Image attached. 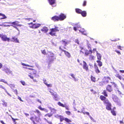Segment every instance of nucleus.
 <instances>
[{"label":"nucleus","mask_w":124,"mask_h":124,"mask_svg":"<svg viewBox=\"0 0 124 124\" xmlns=\"http://www.w3.org/2000/svg\"><path fill=\"white\" fill-rule=\"evenodd\" d=\"M28 76L31 78L32 79H33V76H31V75L30 74H29Z\"/></svg>","instance_id":"62"},{"label":"nucleus","mask_w":124,"mask_h":124,"mask_svg":"<svg viewBox=\"0 0 124 124\" xmlns=\"http://www.w3.org/2000/svg\"><path fill=\"white\" fill-rule=\"evenodd\" d=\"M3 71L8 75H9L12 73V71L9 69L7 67L5 68L3 70Z\"/></svg>","instance_id":"4"},{"label":"nucleus","mask_w":124,"mask_h":124,"mask_svg":"<svg viewBox=\"0 0 124 124\" xmlns=\"http://www.w3.org/2000/svg\"><path fill=\"white\" fill-rule=\"evenodd\" d=\"M41 52L42 53L44 54H46V53L45 50H42Z\"/></svg>","instance_id":"57"},{"label":"nucleus","mask_w":124,"mask_h":124,"mask_svg":"<svg viewBox=\"0 0 124 124\" xmlns=\"http://www.w3.org/2000/svg\"><path fill=\"white\" fill-rule=\"evenodd\" d=\"M116 92L117 93H118L119 94H121V92L118 90H117V91H116Z\"/></svg>","instance_id":"59"},{"label":"nucleus","mask_w":124,"mask_h":124,"mask_svg":"<svg viewBox=\"0 0 124 124\" xmlns=\"http://www.w3.org/2000/svg\"><path fill=\"white\" fill-rule=\"evenodd\" d=\"M79 31L81 32L83 34H84L85 35H87L88 34V33H85V30L84 29L82 28L80 30H79Z\"/></svg>","instance_id":"19"},{"label":"nucleus","mask_w":124,"mask_h":124,"mask_svg":"<svg viewBox=\"0 0 124 124\" xmlns=\"http://www.w3.org/2000/svg\"><path fill=\"white\" fill-rule=\"evenodd\" d=\"M0 88L3 89L4 90L5 92L7 93V94L9 96H11V95L8 92L5 88L3 85H0Z\"/></svg>","instance_id":"14"},{"label":"nucleus","mask_w":124,"mask_h":124,"mask_svg":"<svg viewBox=\"0 0 124 124\" xmlns=\"http://www.w3.org/2000/svg\"><path fill=\"white\" fill-rule=\"evenodd\" d=\"M54 96V99L56 101H58V100L57 99V97L58 96V95L56 93L54 94L53 95Z\"/></svg>","instance_id":"33"},{"label":"nucleus","mask_w":124,"mask_h":124,"mask_svg":"<svg viewBox=\"0 0 124 124\" xmlns=\"http://www.w3.org/2000/svg\"><path fill=\"white\" fill-rule=\"evenodd\" d=\"M81 112H82L84 115H85V114H86L87 115H88L89 116H90V114L89 113L87 112H83V111H81Z\"/></svg>","instance_id":"35"},{"label":"nucleus","mask_w":124,"mask_h":124,"mask_svg":"<svg viewBox=\"0 0 124 124\" xmlns=\"http://www.w3.org/2000/svg\"><path fill=\"white\" fill-rule=\"evenodd\" d=\"M112 98L114 101L115 102H117L118 101V99L116 96L113 95Z\"/></svg>","instance_id":"15"},{"label":"nucleus","mask_w":124,"mask_h":124,"mask_svg":"<svg viewBox=\"0 0 124 124\" xmlns=\"http://www.w3.org/2000/svg\"><path fill=\"white\" fill-rule=\"evenodd\" d=\"M84 51H85V55L87 56L89 54H91L92 53V51L91 49H89V50L86 49H84Z\"/></svg>","instance_id":"8"},{"label":"nucleus","mask_w":124,"mask_h":124,"mask_svg":"<svg viewBox=\"0 0 124 124\" xmlns=\"http://www.w3.org/2000/svg\"><path fill=\"white\" fill-rule=\"evenodd\" d=\"M63 51L64 52L65 55L68 58H70L71 57V55L69 52L65 50H63Z\"/></svg>","instance_id":"17"},{"label":"nucleus","mask_w":124,"mask_h":124,"mask_svg":"<svg viewBox=\"0 0 124 124\" xmlns=\"http://www.w3.org/2000/svg\"><path fill=\"white\" fill-rule=\"evenodd\" d=\"M80 27V24H76L75 26L74 27V30L76 31L77 30H78V29Z\"/></svg>","instance_id":"11"},{"label":"nucleus","mask_w":124,"mask_h":124,"mask_svg":"<svg viewBox=\"0 0 124 124\" xmlns=\"http://www.w3.org/2000/svg\"><path fill=\"white\" fill-rule=\"evenodd\" d=\"M0 16L2 17L0 18V19H6L7 18V17L5 15L1 13H0Z\"/></svg>","instance_id":"25"},{"label":"nucleus","mask_w":124,"mask_h":124,"mask_svg":"<svg viewBox=\"0 0 124 124\" xmlns=\"http://www.w3.org/2000/svg\"><path fill=\"white\" fill-rule=\"evenodd\" d=\"M11 26H13V27H14V28H15L18 31H19V32L18 33V35H19L20 34V31L18 29L16 26H14L13 25H11Z\"/></svg>","instance_id":"41"},{"label":"nucleus","mask_w":124,"mask_h":124,"mask_svg":"<svg viewBox=\"0 0 124 124\" xmlns=\"http://www.w3.org/2000/svg\"><path fill=\"white\" fill-rule=\"evenodd\" d=\"M46 85L48 87H51L52 86V85L51 84H48L47 83V84H46Z\"/></svg>","instance_id":"49"},{"label":"nucleus","mask_w":124,"mask_h":124,"mask_svg":"<svg viewBox=\"0 0 124 124\" xmlns=\"http://www.w3.org/2000/svg\"><path fill=\"white\" fill-rule=\"evenodd\" d=\"M65 112L68 115H70V112L69 111H66Z\"/></svg>","instance_id":"61"},{"label":"nucleus","mask_w":124,"mask_h":124,"mask_svg":"<svg viewBox=\"0 0 124 124\" xmlns=\"http://www.w3.org/2000/svg\"><path fill=\"white\" fill-rule=\"evenodd\" d=\"M61 116V115H59L56 114L54 116L55 117H56L57 118H60V117Z\"/></svg>","instance_id":"55"},{"label":"nucleus","mask_w":124,"mask_h":124,"mask_svg":"<svg viewBox=\"0 0 124 124\" xmlns=\"http://www.w3.org/2000/svg\"><path fill=\"white\" fill-rule=\"evenodd\" d=\"M83 68L85 69L86 71H89V69L88 68V66L87 65V64L84 61H83Z\"/></svg>","instance_id":"5"},{"label":"nucleus","mask_w":124,"mask_h":124,"mask_svg":"<svg viewBox=\"0 0 124 124\" xmlns=\"http://www.w3.org/2000/svg\"><path fill=\"white\" fill-rule=\"evenodd\" d=\"M36 71L35 70H34L32 71V73L33 74H36Z\"/></svg>","instance_id":"64"},{"label":"nucleus","mask_w":124,"mask_h":124,"mask_svg":"<svg viewBox=\"0 0 124 124\" xmlns=\"http://www.w3.org/2000/svg\"><path fill=\"white\" fill-rule=\"evenodd\" d=\"M110 78L109 77H105L103 78V80L105 82L108 83L109 81V80H110Z\"/></svg>","instance_id":"13"},{"label":"nucleus","mask_w":124,"mask_h":124,"mask_svg":"<svg viewBox=\"0 0 124 124\" xmlns=\"http://www.w3.org/2000/svg\"><path fill=\"white\" fill-rule=\"evenodd\" d=\"M48 1L50 4L53 6L55 7L56 6V0H48Z\"/></svg>","instance_id":"6"},{"label":"nucleus","mask_w":124,"mask_h":124,"mask_svg":"<svg viewBox=\"0 0 124 124\" xmlns=\"http://www.w3.org/2000/svg\"><path fill=\"white\" fill-rule=\"evenodd\" d=\"M96 62L98 63V65L100 67L102 65V63L100 61V60H97Z\"/></svg>","instance_id":"30"},{"label":"nucleus","mask_w":124,"mask_h":124,"mask_svg":"<svg viewBox=\"0 0 124 124\" xmlns=\"http://www.w3.org/2000/svg\"><path fill=\"white\" fill-rule=\"evenodd\" d=\"M94 68L95 69V70L96 72L98 73L100 72V71L99 70L98 68L96 65V63H94Z\"/></svg>","instance_id":"9"},{"label":"nucleus","mask_w":124,"mask_h":124,"mask_svg":"<svg viewBox=\"0 0 124 124\" xmlns=\"http://www.w3.org/2000/svg\"><path fill=\"white\" fill-rule=\"evenodd\" d=\"M96 55L98 60H101L102 55L101 54L98 53V51H96Z\"/></svg>","instance_id":"12"},{"label":"nucleus","mask_w":124,"mask_h":124,"mask_svg":"<svg viewBox=\"0 0 124 124\" xmlns=\"http://www.w3.org/2000/svg\"><path fill=\"white\" fill-rule=\"evenodd\" d=\"M38 108L40 110H41L44 111L45 108H42L41 106H39L38 107Z\"/></svg>","instance_id":"53"},{"label":"nucleus","mask_w":124,"mask_h":124,"mask_svg":"<svg viewBox=\"0 0 124 124\" xmlns=\"http://www.w3.org/2000/svg\"><path fill=\"white\" fill-rule=\"evenodd\" d=\"M107 90L109 92H111L113 90L112 89L110 85H108L107 87Z\"/></svg>","instance_id":"21"},{"label":"nucleus","mask_w":124,"mask_h":124,"mask_svg":"<svg viewBox=\"0 0 124 124\" xmlns=\"http://www.w3.org/2000/svg\"><path fill=\"white\" fill-rule=\"evenodd\" d=\"M112 84L114 85V87H115L116 88H118L117 87L118 86H117V85L114 83V82H112Z\"/></svg>","instance_id":"54"},{"label":"nucleus","mask_w":124,"mask_h":124,"mask_svg":"<svg viewBox=\"0 0 124 124\" xmlns=\"http://www.w3.org/2000/svg\"><path fill=\"white\" fill-rule=\"evenodd\" d=\"M91 120H92L93 122H96V121L91 116H89V117Z\"/></svg>","instance_id":"51"},{"label":"nucleus","mask_w":124,"mask_h":124,"mask_svg":"<svg viewBox=\"0 0 124 124\" xmlns=\"http://www.w3.org/2000/svg\"><path fill=\"white\" fill-rule=\"evenodd\" d=\"M62 43L65 46H66L67 44L69 43V42L68 41L66 40H64L62 41Z\"/></svg>","instance_id":"23"},{"label":"nucleus","mask_w":124,"mask_h":124,"mask_svg":"<svg viewBox=\"0 0 124 124\" xmlns=\"http://www.w3.org/2000/svg\"><path fill=\"white\" fill-rule=\"evenodd\" d=\"M28 24L29 25H30L31 24H32L31 26L30 25V28H32L33 29L37 28L39 27L40 25L39 24H33V23L32 22L30 23H29Z\"/></svg>","instance_id":"2"},{"label":"nucleus","mask_w":124,"mask_h":124,"mask_svg":"<svg viewBox=\"0 0 124 124\" xmlns=\"http://www.w3.org/2000/svg\"><path fill=\"white\" fill-rule=\"evenodd\" d=\"M59 31L58 28L57 27H55L54 28L52 29H51L49 34L52 36H55L56 32H58Z\"/></svg>","instance_id":"1"},{"label":"nucleus","mask_w":124,"mask_h":124,"mask_svg":"<svg viewBox=\"0 0 124 124\" xmlns=\"http://www.w3.org/2000/svg\"><path fill=\"white\" fill-rule=\"evenodd\" d=\"M87 45L88 48L89 49H91V45L89 44L88 42H87Z\"/></svg>","instance_id":"44"},{"label":"nucleus","mask_w":124,"mask_h":124,"mask_svg":"<svg viewBox=\"0 0 124 124\" xmlns=\"http://www.w3.org/2000/svg\"><path fill=\"white\" fill-rule=\"evenodd\" d=\"M7 84V85H8L10 87L12 88L13 89L14 88L15 86V85H14V84H8V82H7V83H6Z\"/></svg>","instance_id":"26"},{"label":"nucleus","mask_w":124,"mask_h":124,"mask_svg":"<svg viewBox=\"0 0 124 124\" xmlns=\"http://www.w3.org/2000/svg\"><path fill=\"white\" fill-rule=\"evenodd\" d=\"M82 16L84 17H85L86 16L87 13L86 11H82L81 14Z\"/></svg>","instance_id":"24"},{"label":"nucleus","mask_w":124,"mask_h":124,"mask_svg":"<svg viewBox=\"0 0 124 124\" xmlns=\"http://www.w3.org/2000/svg\"><path fill=\"white\" fill-rule=\"evenodd\" d=\"M111 103L108 104L106 105V108L108 110H111Z\"/></svg>","instance_id":"22"},{"label":"nucleus","mask_w":124,"mask_h":124,"mask_svg":"<svg viewBox=\"0 0 124 124\" xmlns=\"http://www.w3.org/2000/svg\"><path fill=\"white\" fill-rule=\"evenodd\" d=\"M49 108L51 110V112L55 113L56 112V110L54 108H52L50 107H49Z\"/></svg>","instance_id":"31"},{"label":"nucleus","mask_w":124,"mask_h":124,"mask_svg":"<svg viewBox=\"0 0 124 124\" xmlns=\"http://www.w3.org/2000/svg\"><path fill=\"white\" fill-rule=\"evenodd\" d=\"M58 104L60 106L63 107H65V105L63 104L62 103L60 102H59L58 103Z\"/></svg>","instance_id":"42"},{"label":"nucleus","mask_w":124,"mask_h":124,"mask_svg":"<svg viewBox=\"0 0 124 124\" xmlns=\"http://www.w3.org/2000/svg\"><path fill=\"white\" fill-rule=\"evenodd\" d=\"M63 116H61L60 118V121L62 122V121L64 120H65V118Z\"/></svg>","instance_id":"38"},{"label":"nucleus","mask_w":124,"mask_h":124,"mask_svg":"<svg viewBox=\"0 0 124 124\" xmlns=\"http://www.w3.org/2000/svg\"><path fill=\"white\" fill-rule=\"evenodd\" d=\"M91 80L92 81L95 82V78L94 77L92 76L91 77Z\"/></svg>","instance_id":"47"},{"label":"nucleus","mask_w":124,"mask_h":124,"mask_svg":"<svg viewBox=\"0 0 124 124\" xmlns=\"http://www.w3.org/2000/svg\"><path fill=\"white\" fill-rule=\"evenodd\" d=\"M35 113H37L39 117L41 115V114L40 111L38 109H36L35 111H34Z\"/></svg>","instance_id":"27"},{"label":"nucleus","mask_w":124,"mask_h":124,"mask_svg":"<svg viewBox=\"0 0 124 124\" xmlns=\"http://www.w3.org/2000/svg\"><path fill=\"white\" fill-rule=\"evenodd\" d=\"M1 38L2 40L3 41H7L8 42H9V38H7V36L5 35H3L2 34Z\"/></svg>","instance_id":"3"},{"label":"nucleus","mask_w":124,"mask_h":124,"mask_svg":"<svg viewBox=\"0 0 124 124\" xmlns=\"http://www.w3.org/2000/svg\"><path fill=\"white\" fill-rule=\"evenodd\" d=\"M102 93L104 94L105 96L107 97L108 95L105 90L103 91Z\"/></svg>","instance_id":"45"},{"label":"nucleus","mask_w":124,"mask_h":124,"mask_svg":"<svg viewBox=\"0 0 124 124\" xmlns=\"http://www.w3.org/2000/svg\"><path fill=\"white\" fill-rule=\"evenodd\" d=\"M76 10L77 13L79 14H81L82 11V10L81 9L78 8L76 9Z\"/></svg>","instance_id":"32"},{"label":"nucleus","mask_w":124,"mask_h":124,"mask_svg":"<svg viewBox=\"0 0 124 124\" xmlns=\"http://www.w3.org/2000/svg\"><path fill=\"white\" fill-rule=\"evenodd\" d=\"M47 116L49 117H50L52 116V114H47L45 115V116Z\"/></svg>","instance_id":"50"},{"label":"nucleus","mask_w":124,"mask_h":124,"mask_svg":"<svg viewBox=\"0 0 124 124\" xmlns=\"http://www.w3.org/2000/svg\"><path fill=\"white\" fill-rule=\"evenodd\" d=\"M19 23V22L17 21H16L14 22H12V24L15 25H17V24Z\"/></svg>","instance_id":"39"},{"label":"nucleus","mask_w":124,"mask_h":124,"mask_svg":"<svg viewBox=\"0 0 124 124\" xmlns=\"http://www.w3.org/2000/svg\"><path fill=\"white\" fill-rule=\"evenodd\" d=\"M59 17L60 20L62 21L66 18V16L65 15L61 14L60 15Z\"/></svg>","instance_id":"7"},{"label":"nucleus","mask_w":124,"mask_h":124,"mask_svg":"<svg viewBox=\"0 0 124 124\" xmlns=\"http://www.w3.org/2000/svg\"><path fill=\"white\" fill-rule=\"evenodd\" d=\"M111 112L114 116H116V115L115 111L113 110H112L111 111Z\"/></svg>","instance_id":"46"},{"label":"nucleus","mask_w":124,"mask_h":124,"mask_svg":"<svg viewBox=\"0 0 124 124\" xmlns=\"http://www.w3.org/2000/svg\"><path fill=\"white\" fill-rule=\"evenodd\" d=\"M115 76L116 77L118 78L120 80H121L122 79V77L118 74H116L115 75Z\"/></svg>","instance_id":"36"},{"label":"nucleus","mask_w":124,"mask_h":124,"mask_svg":"<svg viewBox=\"0 0 124 124\" xmlns=\"http://www.w3.org/2000/svg\"><path fill=\"white\" fill-rule=\"evenodd\" d=\"M20 82L23 85H26V84L25 83V82L24 81H20Z\"/></svg>","instance_id":"52"},{"label":"nucleus","mask_w":124,"mask_h":124,"mask_svg":"<svg viewBox=\"0 0 124 124\" xmlns=\"http://www.w3.org/2000/svg\"><path fill=\"white\" fill-rule=\"evenodd\" d=\"M0 82H1L5 83H7V82L6 81L5 79H0Z\"/></svg>","instance_id":"48"},{"label":"nucleus","mask_w":124,"mask_h":124,"mask_svg":"<svg viewBox=\"0 0 124 124\" xmlns=\"http://www.w3.org/2000/svg\"><path fill=\"white\" fill-rule=\"evenodd\" d=\"M52 20L54 21H58L60 20L59 16H54L52 18Z\"/></svg>","instance_id":"18"},{"label":"nucleus","mask_w":124,"mask_h":124,"mask_svg":"<svg viewBox=\"0 0 124 124\" xmlns=\"http://www.w3.org/2000/svg\"><path fill=\"white\" fill-rule=\"evenodd\" d=\"M65 121L68 123L71 122V121L70 120L67 118H65Z\"/></svg>","instance_id":"43"},{"label":"nucleus","mask_w":124,"mask_h":124,"mask_svg":"<svg viewBox=\"0 0 124 124\" xmlns=\"http://www.w3.org/2000/svg\"><path fill=\"white\" fill-rule=\"evenodd\" d=\"M21 64L22 65L28 67H31V66H30L28 64H24L22 62L21 63Z\"/></svg>","instance_id":"40"},{"label":"nucleus","mask_w":124,"mask_h":124,"mask_svg":"<svg viewBox=\"0 0 124 124\" xmlns=\"http://www.w3.org/2000/svg\"><path fill=\"white\" fill-rule=\"evenodd\" d=\"M103 102L105 104H106V105L110 103L109 102L108 100L107 99H106Z\"/></svg>","instance_id":"28"},{"label":"nucleus","mask_w":124,"mask_h":124,"mask_svg":"<svg viewBox=\"0 0 124 124\" xmlns=\"http://www.w3.org/2000/svg\"><path fill=\"white\" fill-rule=\"evenodd\" d=\"M95 58V57L92 54H90L89 56V59L91 61L94 60Z\"/></svg>","instance_id":"16"},{"label":"nucleus","mask_w":124,"mask_h":124,"mask_svg":"<svg viewBox=\"0 0 124 124\" xmlns=\"http://www.w3.org/2000/svg\"><path fill=\"white\" fill-rule=\"evenodd\" d=\"M43 81L44 82V83L46 85V84L47 83L46 82V79L44 78L43 79Z\"/></svg>","instance_id":"58"},{"label":"nucleus","mask_w":124,"mask_h":124,"mask_svg":"<svg viewBox=\"0 0 124 124\" xmlns=\"http://www.w3.org/2000/svg\"><path fill=\"white\" fill-rule=\"evenodd\" d=\"M0 26H2L4 27H10V26H11V25H7L6 24H3L2 25H0Z\"/></svg>","instance_id":"56"},{"label":"nucleus","mask_w":124,"mask_h":124,"mask_svg":"<svg viewBox=\"0 0 124 124\" xmlns=\"http://www.w3.org/2000/svg\"><path fill=\"white\" fill-rule=\"evenodd\" d=\"M11 41L15 42L16 43H19V40L15 36L12 37V40Z\"/></svg>","instance_id":"10"},{"label":"nucleus","mask_w":124,"mask_h":124,"mask_svg":"<svg viewBox=\"0 0 124 124\" xmlns=\"http://www.w3.org/2000/svg\"><path fill=\"white\" fill-rule=\"evenodd\" d=\"M48 54L50 57H53L54 56V54L51 52H49L47 53Z\"/></svg>","instance_id":"29"},{"label":"nucleus","mask_w":124,"mask_h":124,"mask_svg":"<svg viewBox=\"0 0 124 124\" xmlns=\"http://www.w3.org/2000/svg\"><path fill=\"white\" fill-rule=\"evenodd\" d=\"M86 2L85 1H84L83 4V5L84 6H85L86 5Z\"/></svg>","instance_id":"63"},{"label":"nucleus","mask_w":124,"mask_h":124,"mask_svg":"<svg viewBox=\"0 0 124 124\" xmlns=\"http://www.w3.org/2000/svg\"><path fill=\"white\" fill-rule=\"evenodd\" d=\"M41 31L45 32H47L48 29V28L46 27H44L42 28H41Z\"/></svg>","instance_id":"20"},{"label":"nucleus","mask_w":124,"mask_h":124,"mask_svg":"<svg viewBox=\"0 0 124 124\" xmlns=\"http://www.w3.org/2000/svg\"><path fill=\"white\" fill-rule=\"evenodd\" d=\"M75 42L77 43L78 44H79V41L78 39H76L75 40Z\"/></svg>","instance_id":"60"},{"label":"nucleus","mask_w":124,"mask_h":124,"mask_svg":"<svg viewBox=\"0 0 124 124\" xmlns=\"http://www.w3.org/2000/svg\"><path fill=\"white\" fill-rule=\"evenodd\" d=\"M70 75L74 79V80L76 81V79L75 77L74 74L72 73H70Z\"/></svg>","instance_id":"37"},{"label":"nucleus","mask_w":124,"mask_h":124,"mask_svg":"<svg viewBox=\"0 0 124 124\" xmlns=\"http://www.w3.org/2000/svg\"><path fill=\"white\" fill-rule=\"evenodd\" d=\"M100 98L101 100L104 101L107 99L105 97L102 95L100 96Z\"/></svg>","instance_id":"34"}]
</instances>
